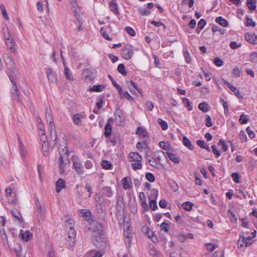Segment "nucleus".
<instances>
[{
	"label": "nucleus",
	"instance_id": "1a4fd4ad",
	"mask_svg": "<svg viewBox=\"0 0 257 257\" xmlns=\"http://www.w3.org/2000/svg\"><path fill=\"white\" fill-rule=\"evenodd\" d=\"M121 54L123 58L128 60L132 57L133 51L130 46H127L122 49Z\"/></svg>",
	"mask_w": 257,
	"mask_h": 257
},
{
	"label": "nucleus",
	"instance_id": "dca6fc26",
	"mask_svg": "<svg viewBox=\"0 0 257 257\" xmlns=\"http://www.w3.org/2000/svg\"><path fill=\"white\" fill-rule=\"evenodd\" d=\"M103 252L101 250H91L86 253L84 257H102Z\"/></svg>",
	"mask_w": 257,
	"mask_h": 257
},
{
	"label": "nucleus",
	"instance_id": "4468645a",
	"mask_svg": "<svg viewBox=\"0 0 257 257\" xmlns=\"http://www.w3.org/2000/svg\"><path fill=\"white\" fill-rule=\"evenodd\" d=\"M6 45L11 52L15 53L17 52V45L14 39L5 42Z\"/></svg>",
	"mask_w": 257,
	"mask_h": 257
},
{
	"label": "nucleus",
	"instance_id": "4be33fe9",
	"mask_svg": "<svg viewBox=\"0 0 257 257\" xmlns=\"http://www.w3.org/2000/svg\"><path fill=\"white\" fill-rule=\"evenodd\" d=\"M14 251L17 257H25V254H23L22 252V247L20 244L17 243L15 245Z\"/></svg>",
	"mask_w": 257,
	"mask_h": 257
},
{
	"label": "nucleus",
	"instance_id": "f257e3e1",
	"mask_svg": "<svg viewBox=\"0 0 257 257\" xmlns=\"http://www.w3.org/2000/svg\"><path fill=\"white\" fill-rule=\"evenodd\" d=\"M74 221L68 219L66 221L65 226L67 233L65 236L66 243L70 246H72L75 242L76 232L74 228Z\"/></svg>",
	"mask_w": 257,
	"mask_h": 257
},
{
	"label": "nucleus",
	"instance_id": "052dcab7",
	"mask_svg": "<svg viewBox=\"0 0 257 257\" xmlns=\"http://www.w3.org/2000/svg\"><path fill=\"white\" fill-rule=\"evenodd\" d=\"M214 64L218 67L221 66L223 65V61L218 57H215L214 59Z\"/></svg>",
	"mask_w": 257,
	"mask_h": 257
},
{
	"label": "nucleus",
	"instance_id": "6e6d98bb",
	"mask_svg": "<svg viewBox=\"0 0 257 257\" xmlns=\"http://www.w3.org/2000/svg\"><path fill=\"white\" fill-rule=\"evenodd\" d=\"M229 46L231 49H236L239 48L241 46V44L235 41H232L230 42Z\"/></svg>",
	"mask_w": 257,
	"mask_h": 257
},
{
	"label": "nucleus",
	"instance_id": "680f3d73",
	"mask_svg": "<svg viewBox=\"0 0 257 257\" xmlns=\"http://www.w3.org/2000/svg\"><path fill=\"white\" fill-rule=\"evenodd\" d=\"M231 177H232L233 180L234 181V182L237 183H239L240 177H239V175L238 173H232Z\"/></svg>",
	"mask_w": 257,
	"mask_h": 257
},
{
	"label": "nucleus",
	"instance_id": "c756f323",
	"mask_svg": "<svg viewBox=\"0 0 257 257\" xmlns=\"http://www.w3.org/2000/svg\"><path fill=\"white\" fill-rule=\"evenodd\" d=\"M121 98H126L128 100H133L134 98L128 93L127 91L123 92L121 89V92L118 93Z\"/></svg>",
	"mask_w": 257,
	"mask_h": 257
},
{
	"label": "nucleus",
	"instance_id": "9b49d317",
	"mask_svg": "<svg viewBox=\"0 0 257 257\" xmlns=\"http://www.w3.org/2000/svg\"><path fill=\"white\" fill-rule=\"evenodd\" d=\"M245 39L247 42L251 44H257V36L254 33H246Z\"/></svg>",
	"mask_w": 257,
	"mask_h": 257
},
{
	"label": "nucleus",
	"instance_id": "b1692460",
	"mask_svg": "<svg viewBox=\"0 0 257 257\" xmlns=\"http://www.w3.org/2000/svg\"><path fill=\"white\" fill-rule=\"evenodd\" d=\"M102 194L107 197H111L113 194V191L111 187L108 186L104 187L102 189Z\"/></svg>",
	"mask_w": 257,
	"mask_h": 257
},
{
	"label": "nucleus",
	"instance_id": "de8ad7c7",
	"mask_svg": "<svg viewBox=\"0 0 257 257\" xmlns=\"http://www.w3.org/2000/svg\"><path fill=\"white\" fill-rule=\"evenodd\" d=\"M4 38L5 40V42L9 41V40L14 39V37L9 32V30L8 29L4 32Z\"/></svg>",
	"mask_w": 257,
	"mask_h": 257
},
{
	"label": "nucleus",
	"instance_id": "bf43d9fd",
	"mask_svg": "<svg viewBox=\"0 0 257 257\" xmlns=\"http://www.w3.org/2000/svg\"><path fill=\"white\" fill-rule=\"evenodd\" d=\"M148 162L151 166L154 167H157L158 163L156 160L154 158L151 157L150 159H148Z\"/></svg>",
	"mask_w": 257,
	"mask_h": 257
},
{
	"label": "nucleus",
	"instance_id": "4c0bfd02",
	"mask_svg": "<svg viewBox=\"0 0 257 257\" xmlns=\"http://www.w3.org/2000/svg\"><path fill=\"white\" fill-rule=\"evenodd\" d=\"M127 85L128 84L130 86H133L140 94L142 93V89L138 87V85L134 81L131 80L126 82Z\"/></svg>",
	"mask_w": 257,
	"mask_h": 257
},
{
	"label": "nucleus",
	"instance_id": "ddd939ff",
	"mask_svg": "<svg viewBox=\"0 0 257 257\" xmlns=\"http://www.w3.org/2000/svg\"><path fill=\"white\" fill-rule=\"evenodd\" d=\"M33 234L28 230H22L21 229L20 232V238L25 241H29L32 237Z\"/></svg>",
	"mask_w": 257,
	"mask_h": 257
},
{
	"label": "nucleus",
	"instance_id": "9d476101",
	"mask_svg": "<svg viewBox=\"0 0 257 257\" xmlns=\"http://www.w3.org/2000/svg\"><path fill=\"white\" fill-rule=\"evenodd\" d=\"M82 75V77L87 82L90 81L94 78V75L90 69H86L83 70Z\"/></svg>",
	"mask_w": 257,
	"mask_h": 257
},
{
	"label": "nucleus",
	"instance_id": "2eb2a0df",
	"mask_svg": "<svg viewBox=\"0 0 257 257\" xmlns=\"http://www.w3.org/2000/svg\"><path fill=\"white\" fill-rule=\"evenodd\" d=\"M129 161L133 162H140L143 160L142 157L138 153L131 152L128 155Z\"/></svg>",
	"mask_w": 257,
	"mask_h": 257
},
{
	"label": "nucleus",
	"instance_id": "8fccbe9b",
	"mask_svg": "<svg viewBox=\"0 0 257 257\" xmlns=\"http://www.w3.org/2000/svg\"><path fill=\"white\" fill-rule=\"evenodd\" d=\"M126 229H124V238L131 237L133 238V234L130 229V227L126 226Z\"/></svg>",
	"mask_w": 257,
	"mask_h": 257
},
{
	"label": "nucleus",
	"instance_id": "e2e57ef3",
	"mask_svg": "<svg viewBox=\"0 0 257 257\" xmlns=\"http://www.w3.org/2000/svg\"><path fill=\"white\" fill-rule=\"evenodd\" d=\"M126 32L131 36H135L136 32L135 30L130 27H126L125 29Z\"/></svg>",
	"mask_w": 257,
	"mask_h": 257
},
{
	"label": "nucleus",
	"instance_id": "a18cd8bd",
	"mask_svg": "<svg viewBox=\"0 0 257 257\" xmlns=\"http://www.w3.org/2000/svg\"><path fill=\"white\" fill-rule=\"evenodd\" d=\"M103 168L105 169H110L112 167L111 163L107 160H103L101 163Z\"/></svg>",
	"mask_w": 257,
	"mask_h": 257
},
{
	"label": "nucleus",
	"instance_id": "c85d7f7f",
	"mask_svg": "<svg viewBox=\"0 0 257 257\" xmlns=\"http://www.w3.org/2000/svg\"><path fill=\"white\" fill-rule=\"evenodd\" d=\"M215 21L224 27H227L228 25L227 21L222 17H217Z\"/></svg>",
	"mask_w": 257,
	"mask_h": 257
},
{
	"label": "nucleus",
	"instance_id": "58836bf2",
	"mask_svg": "<svg viewBox=\"0 0 257 257\" xmlns=\"http://www.w3.org/2000/svg\"><path fill=\"white\" fill-rule=\"evenodd\" d=\"M198 108L204 112H206L209 110L208 105L205 102L200 103L198 105Z\"/></svg>",
	"mask_w": 257,
	"mask_h": 257
},
{
	"label": "nucleus",
	"instance_id": "603ef678",
	"mask_svg": "<svg viewBox=\"0 0 257 257\" xmlns=\"http://www.w3.org/2000/svg\"><path fill=\"white\" fill-rule=\"evenodd\" d=\"M0 7L3 17L6 20H8L9 19V17L7 14L5 5L2 4Z\"/></svg>",
	"mask_w": 257,
	"mask_h": 257
},
{
	"label": "nucleus",
	"instance_id": "37998d69",
	"mask_svg": "<svg viewBox=\"0 0 257 257\" xmlns=\"http://www.w3.org/2000/svg\"><path fill=\"white\" fill-rule=\"evenodd\" d=\"M118 71L123 76H126L127 72L125 71L124 65L123 64H119L117 67Z\"/></svg>",
	"mask_w": 257,
	"mask_h": 257
},
{
	"label": "nucleus",
	"instance_id": "aec40b11",
	"mask_svg": "<svg viewBox=\"0 0 257 257\" xmlns=\"http://www.w3.org/2000/svg\"><path fill=\"white\" fill-rule=\"evenodd\" d=\"M85 116V115L81 113L75 114L73 116V121L75 124L79 125L81 124V120L84 118Z\"/></svg>",
	"mask_w": 257,
	"mask_h": 257
},
{
	"label": "nucleus",
	"instance_id": "423d86ee",
	"mask_svg": "<svg viewBox=\"0 0 257 257\" xmlns=\"http://www.w3.org/2000/svg\"><path fill=\"white\" fill-rule=\"evenodd\" d=\"M6 65L7 68L11 71V72L15 75L18 71L16 64L14 61L10 57H8L6 59Z\"/></svg>",
	"mask_w": 257,
	"mask_h": 257
},
{
	"label": "nucleus",
	"instance_id": "39448f33",
	"mask_svg": "<svg viewBox=\"0 0 257 257\" xmlns=\"http://www.w3.org/2000/svg\"><path fill=\"white\" fill-rule=\"evenodd\" d=\"M116 123L118 125H123L124 122V112L123 110L116 108L114 112Z\"/></svg>",
	"mask_w": 257,
	"mask_h": 257
},
{
	"label": "nucleus",
	"instance_id": "bb28decb",
	"mask_svg": "<svg viewBox=\"0 0 257 257\" xmlns=\"http://www.w3.org/2000/svg\"><path fill=\"white\" fill-rule=\"evenodd\" d=\"M64 75L65 77L67 80H74V78L73 76V75L71 72V71L69 70V69L66 66H64Z\"/></svg>",
	"mask_w": 257,
	"mask_h": 257
},
{
	"label": "nucleus",
	"instance_id": "0e129e2a",
	"mask_svg": "<svg viewBox=\"0 0 257 257\" xmlns=\"http://www.w3.org/2000/svg\"><path fill=\"white\" fill-rule=\"evenodd\" d=\"M211 149H212V152L213 153V154L216 156V157H219L220 156V151L217 149L215 145H213L211 146Z\"/></svg>",
	"mask_w": 257,
	"mask_h": 257
},
{
	"label": "nucleus",
	"instance_id": "864d4df0",
	"mask_svg": "<svg viewBox=\"0 0 257 257\" xmlns=\"http://www.w3.org/2000/svg\"><path fill=\"white\" fill-rule=\"evenodd\" d=\"M249 61L253 63H257V52H252L250 54Z\"/></svg>",
	"mask_w": 257,
	"mask_h": 257
},
{
	"label": "nucleus",
	"instance_id": "6ab92c4d",
	"mask_svg": "<svg viewBox=\"0 0 257 257\" xmlns=\"http://www.w3.org/2000/svg\"><path fill=\"white\" fill-rule=\"evenodd\" d=\"M123 188L125 190H128L132 187L131 179L130 177H124L121 180Z\"/></svg>",
	"mask_w": 257,
	"mask_h": 257
},
{
	"label": "nucleus",
	"instance_id": "c9c22d12",
	"mask_svg": "<svg viewBox=\"0 0 257 257\" xmlns=\"http://www.w3.org/2000/svg\"><path fill=\"white\" fill-rule=\"evenodd\" d=\"M136 134L144 138L146 137L148 135V133L146 130L142 127H138L137 128Z\"/></svg>",
	"mask_w": 257,
	"mask_h": 257
},
{
	"label": "nucleus",
	"instance_id": "ea45409f",
	"mask_svg": "<svg viewBox=\"0 0 257 257\" xmlns=\"http://www.w3.org/2000/svg\"><path fill=\"white\" fill-rule=\"evenodd\" d=\"M183 144L189 149L192 150L193 149L191 142L186 137H183Z\"/></svg>",
	"mask_w": 257,
	"mask_h": 257
},
{
	"label": "nucleus",
	"instance_id": "e433bc0d",
	"mask_svg": "<svg viewBox=\"0 0 257 257\" xmlns=\"http://www.w3.org/2000/svg\"><path fill=\"white\" fill-rule=\"evenodd\" d=\"M142 161H140V162H133L131 165L133 170L141 169L142 168Z\"/></svg>",
	"mask_w": 257,
	"mask_h": 257
},
{
	"label": "nucleus",
	"instance_id": "c03bdc74",
	"mask_svg": "<svg viewBox=\"0 0 257 257\" xmlns=\"http://www.w3.org/2000/svg\"><path fill=\"white\" fill-rule=\"evenodd\" d=\"M158 122L161 126V128L163 130H166L168 127V124L166 121L163 120L162 119L159 118L158 119Z\"/></svg>",
	"mask_w": 257,
	"mask_h": 257
},
{
	"label": "nucleus",
	"instance_id": "79ce46f5",
	"mask_svg": "<svg viewBox=\"0 0 257 257\" xmlns=\"http://www.w3.org/2000/svg\"><path fill=\"white\" fill-rule=\"evenodd\" d=\"M182 101L188 110L190 111L192 110V106L191 105V103L188 98L185 97L183 98Z\"/></svg>",
	"mask_w": 257,
	"mask_h": 257
},
{
	"label": "nucleus",
	"instance_id": "2f4dec72",
	"mask_svg": "<svg viewBox=\"0 0 257 257\" xmlns=\"http://www.w3.org/2000/svg\"><path fill=\"white\" fill-rule=\"evenodd\" d=\"M246 5L250 10H254L256 8V1L255 0H247Z\"/></svg>",
	"mask_w": 257,
	"mask_h": 257
},
{
	"label": "nucleus",
	"instance_id": "f03ea898",
	"mask_svg": "<svg viewBox=\"0 0 257 257\" xmlns=\"http://www.w3.org/2000/svg\"><path fill=\"white\" fill-rule=\"evenodd\" d=\"M63 144L64 148H61V147H58L59 153L60 156L59 159V168L61 173L65 172V168L67 162L70 163L68 160L69 153L67 148V142L65 140L63 141Z\"/></svg>",
	"mask_w": 257,
	"mask_h": 257
},
{
	"label": "nucleus",
	"instance_id": "49530a36",
	"mask_svg": "<svg viewBox=\"0 0 257 257\" xmlns=\"http://www.w3.org/2000/svg\"><path fill=\"white\" fill-rule=\"evenodd\" d=\"M104 103V98L103 96H99L97 98L96 105L98 109H100L102 107V105Z\"/></svg>",
	"mask_w": 257,
	"mask_h": 257
},
{
	"label": "nucleus",
	"instance_id": "5701e85b",
	"mask_svg": "<svg viewBox=\"0 0 257 257\" xmlns=\"http://www.w3.org/2000/svg\"><path fill=\"white\" fill-rule=\"evenodd\" d=\"M19 151L23 160L25 161L26 159L27 152L21 141L19 142Z\"/></svg>",
	"mask_w": 257,
	"mask_h": 257
},
{
	"label": "nucleus",
	"instance_id": "3c124183",
	"mask_svg": "<svg viewBox=\"0 0 257 257\" xmlns=\"http://www.w3.org/2000/svg\"><path fill=\"white\" fill-rule=\"evenodd\" d=\"M80 213L82 214V216L85 218H88L91 214V212L89 210L86 209H81L80 211Z\"/></svg>",
	"mask_w": 257,
	"mask_h": 257
},
{
	"label": "nucleus",
	"instance_id": "69168bd1",
	"mask_svg": "<svg viewBox=\"0 0 257 257\" xmlns=\"http://www.w3.org/2000/svg\"><path fill=\"white\" fill-rule=\"evenodd\" d=\"M146 179L151 182H153L155 181V176L151 173H147L146 174Z\"/></svg>",
	"mask_w": 257,
	"mask_h": 257
},
{
	"label": "nucleus",
	"instance_id": "7ed1b4c3",
	"mask_svg": "<svg viewBox=\"0 0 257 257\" xmlns=\"http://www.w3.org/2000/svg\"><path fill=\"white\" fill-rule=\"evenodd\" d=\"M45 117L47 121L49 123V131L51 140L56 142L57 140V133L51 114V110L50 108L48 107H47L45 110Z\"/></svg>",
	"mask_w": 257,
	"mask_h": 257
},
{
	"label": "nucleus",
	"instance_id": "f8f14e48",
	"mask_svg": "<svg viewBox=\"0 0 257 257\" xmlns=\"http://www.w3.org/2000/svg\"><path fill=\"white\" fill-rule=\"evenodd\" d=\"M46 73L47 78L51 83L56 82L57 81V76L55 72L52 68L46 69Z\"/></svg>",
	"mask_w": 257,
	"mask_h": 257
},
{
	"label": "nucleus",
	"instance_id": "5fc2aeb1",
	"mask_svg": "<svg viewBox=\"0 0 257 257\" xmlns=\"http://www.w3.org/2000/svg\"><path fill=\"white\" fill-rule=\"evenodd\" d=\"M139 12L142 16H148L150 14V11L147 10L145 8H139Z\"/></svg>",
	"mask_w": 257,
	"mask_h": 257
},
{
	"label": "nucleus",
	"instance_id": "a211bd4d",
	"mask_svg": "<svg viewBox=\"0 0 257 257\" xmlns=\"http://www.w3.org/2000/svg\"><path fill=\"white\" fill-rule=\"evenodd\" d=\"M252 237L249 236L247 237H244L243 235H240V238L239 239V241L241 239L243 244H241V246L244 245L245 246H247L250 245L252 243Z\"/></svg>",
	"mask_w": 257,
	"mask_h": 257
},
{
	"label": "nucleus",
	"instance_id": "a878e982",
	"mask_svg": "<svg viewBox=\"0 0 257 257\" xmlns=\"http://www.w3.org/2000/svg\"><path fill=\"white\" fill-rule=\"evenodd\" d=\"M168 158L174 163L178 164L180 162V159L177 155L171 152H167Z\"/></svg>",
	"mask_w": 257,
	"mask_h": 257
},
{
	"label": "nucleus",
	"instance_id": "473e14b6",
	"mask_svg": "<svg viewBox=\"0 0 257 257\" xmlns=\"http://www.w3.org/2000/svg\"><path fill=\"white\" fill-rule=\"evenodd\" d=\"M104 88V86L103 85H95L90 88V90L92 91L98 92L102 91Z\"/></svg>",
	"mask_w": 257,
	"mask_h": 257
},
{
	"label": "nucleus",
	"instance_id": "7c9ffc66",
	"mask_svg": "<svg viewBox=\"0 0 257 257\" xmlns=\"http://www.w3.org/2000/svg\"><path fill=\"white\" fill-rule=\"evenodd\" d=\"M11 213L14 217L17 218L20 222L23 221V219L21 216V214L18 210L16 209L13 210L11 211Z\"/></svg>",
	"mask_w": 257,
	"mask_h": 257
},
{
	"label": "nucleus",
	"instance_id": "a19ab883",
	"mask_svg": "<svg viewBox=\"0 0 257 257\" xmlns=\"http://www.w3.org/2000/svg\"><path fill=\"white\" fill-rule=\"evenodd\" d=\"M219 101L222 104V105L224 108V114L226 115H227L228 114V111H229L228 104H227V102L224 101V99L222 98H220Z\"/></svg>",
	"mask_w": 257,
	"mask_h": 257
},
{
	"label": "nucleus",
	"instance_id": "338daca9",
	"mask_svg": "<svg viewBox=\"0 0 257 257\" xmlns=\"http://www.w3.org/2000/svg\"><path fill=\"white\" fill-rule=\"evenodd\" d=\"M206 24V20L204 19H201L198 23V27L200 29H203Z\"/></svg>",
	"mask_w": 257,
	"mask_h": 257
},
{
	"label": "nucleus",
	"instance_id": "412c9836",
	"mask_svg": "<svg viewBox=\"0 0 257 257\" xmlns=\"http://www.w3.org/2000/svg\"><path fill=\"white\" fill-rule=\"evenodd\" d=\"M56 191L57 193H59L61 190L65 187V181L59 178L56 183Z\"/></svg>",
	"mask_w": 257,
	"mask_h": 257
},
{
	"label": "nucleus",
	"instance_id": "09e8293b",
	"mask_svg": "<svg viewBox=\"0 0 257 257\" xmlns=\"http://www.w3.org/2000/svg\"><path fill=\"white\" fill-rule=\"evenodd\" d=\"M248 121V118L244 114H242L240 116L239 122L241 124H246Z\"/></svg>",
	"mask_w": 257,
	"mask_h": 257
},
{
	"label": "nucleus",
	"instance_id": "20e7f679",
	"mask_svg": "<svg viewBox=\"0 0 257 257\" xmlns=\"http://www.w3.org/2000/svg\"><path fill=\"white\" fill-rule=\"evenodd\" d=\"M9 78L13 83L12 96L14 99L19 102H20L21 99L20 96V92L15 82L14 77L10 73H8Z\"/></svg>",
	"mask_w": 257,
	"mask_h": 257
},
{
	"label": "nucleus",
	"instance_id": "0eeeda50",
	"mask_svg": "<svg viewBox=\"0 0 257 257\" xmlns=\"http://www.w3.org/2000/svg\"><path fill=\"white\" fill-rule=\"evenodd\" d=\"M71 10L73 12L75 17H80L79 6L77 0H69Z\"/></svg>",
	"mask_w": 257,
	"mask_h": 257
},
{
	"label": "nucleus",
	"instance_id": "cd10ccee",
	"mask_svg": "<svg viewBox=\"0 0 257 257\" xmlns=\"http://www.w3.org/2000/svg\"><path fill=\"white\" fill-rule=\"evenodd\" d=\"M109 10L115 14H118V6L116 3L113 1L110 2L109 3Z\"/></svg>",
	"mask_w": 257,
	"mask_h": 257
},
{
	"label": "nucleus",
	"instance_id": "f704fd0d",
	"mask_svg": "<svg viewBox=\"0 0 257 257\" xmlns=\"http://www.w3.org/2000/svg\"><path fill=\"white\" fill-rule=\"evenodd\" d=\"M193 204L190 201H187L182 204V207L184 210L189 211L192 209Z\"/></svg>",
	"mask_w": 257,
	"mask_h": 257
},
{
	"label": "nucleus",
	"instance_id": "13d9d810",
	"mask_svg": "<svg viewBox=\"0 0 257 257\" xmlns=\"http://www.w3.org/2000/svg\"><path fill=\"white\" fill-rule=\"evenodd\" d=\"M218 145H221V148L224 152H225L228 149V146L225 143L224 140H220L218 143Z\"/></svg>",
	"mask_w": 257,
	"mask_h": 257
},
{
	"label": "nucleus",
	"instance_id": "4d7b16f0",
	"mask_svg": "<svg viewBox=\"0 0 257 257\" xmlns=\"http://www.w3.org/2000/svg\"><path fill=\"white\" fill-rule=\"evenodd\" d=\"M227 214L230 217H231V221L232 222H236L237 221V217L236 216L235 214L231 211V210L228 209L227 210Z\"/></svg>",
	"mask_w": 257,
	"mask_h": 257
},
{
	"label": "nucleus",
	"instance_id": "6e6552de",
	"mask_svg": "<svg viewBox=\"0 0 257 257\" xmlns=\"http://www.w3.org/2000/svg\"><path fill=\"white\" fill-rule=\"evenodd\" d=\"M158 195V192L156 190H154L152 191V193L151 194V196L152 197L153 199L151 200H150L149 204V206L151 209H152L153 210H155L157 209L158 206L157 205V202L156 200L157 198Z\"/></svg>",
	"mask_w": 257,
	"mask_h": 257
},
{
	"label": "nucleus",
	"instance_id": "72a5a7b5",
	"mask_svg": "<svg viewBox=\"0 0 257 257\" xmlns=\"http://www.w3.org/2000/svg\"><path fill=\"white\" fill-rule=\"evenodd\" d=\"M197 144L201 148L204 149L209 152L210 151L209 147L205 144L203 140H198Z\"/></svg>",
	"mask_w": 257,
	"mask_h": 257
},
{
	"label": "nucleus",
	"instance_id": "393cba45",
	"mask_svg": "<svg viewBox=\"0 0 257 257\" xmlns=\"http://www.w3.org/2000/svg\"><path fill=\"white\" fill-rule=\"evenodd\" d=\"M112 127L111 125L107 122L104 127V136L106 138H108L111 135Z\"/></svg>",
	"mask_w": 257,
	"mask_h": 257
},
{
	"label": "nucleus",
	"instance_id": "774afa93",
	"mask_svg": "<svg viewBox=\"0 0 257 257\" xmlns=\"http://www.w3.org/2000/svg\"><path fill=\"white\" fill-rule=\"evenodd\" d=\"M232 74L235 77H238L240 76V69L238 67H235L233 69Z\"/></svg>",
	"mask_w": 257,
	"mask_h": 257
},
{
	"label": "nucleus",
	"instance_id": "f3484780",
	"mask_svg": "<svg viewBox=\"0 0 257 257\" xmlns=\"http://www.w3.org/2000/svg\"><path fill=\"white\" fill-rule=\"evenodd\" d=\"M73 166L77 173L79 174H82L84 172L83 167L81 163L78 161H73Z\"/></svg>",
	"mask_w": 257,
	"mask_h": 257
}]
</instances>
